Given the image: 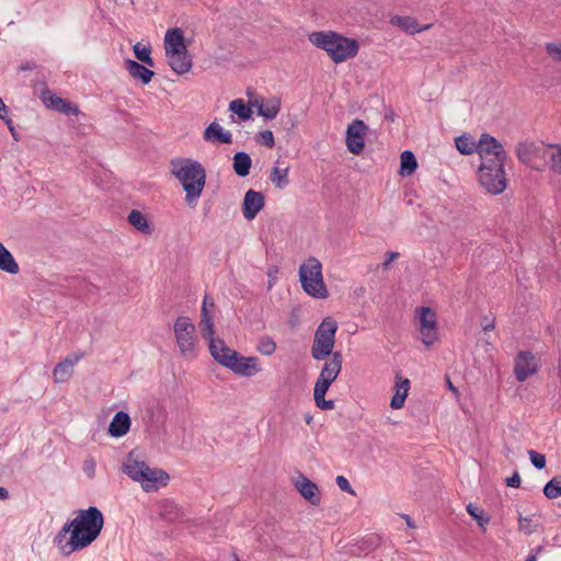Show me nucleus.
Here are the masks:
<instances>
[{"mask_svg":"<svg viewBox=\"0 0 561 561\" xmlns=\"http://www.w3.org/2000/svg\"><path fill=\"white\" fill-rule=\"evenodd\" d=\"M104 525L102 512L90 506L77 511L76 517L66 523L55 538V542L65 556L90 546L101 534Z\"/></svg>","mask_w":561,"mask_h":561,"instance_id":"f257e3e1","label":"nucleus"},{"mask_svg":"<svg viewBox=\"0 0 561 561\" xmlns=\"http://www.w3.org/2000/svg\"><path fill=\"white\" fill-rule=\"evenodd\" d=\"M171 174L174 175L183 186L185 201L194 207L201 197L206 184V171L195 160L176 158L171 160Z\"/></svg>","mask_w":561,"mask_h":561,"instance_id":"f03ea898","label":"nucleus"},{"mask_svg":"<svg viewBox=\"0 0 561 561\" xmlns=\"http://www.w3.org/2000/svg\"><path fill=\"white\" fill-rule=\"evenodd\" d=\"M209 352L218 364L230 369L236 375L252 377L261 370L257 357L242 356L237 351L228 347L224 340H211L209 343Z\"/></svg>","mask_w":561,"mask_h":561,"instance_id":"7ed1b4c3","label":"nucleus"},{"mask_svg":"<svg viewBox=\"0 0 561 561\" xmlns=\"http://www.w3.org/2000/svg\"><path fill=\"white\" fill-rule=\"evenodd\" d=\"M308 38L313 46L325 50L335 64L354 58L358 54L359 45L355 38L345 37L332 31L312 32Z\"/></svg>","mask_w":561,"mask_h":561,"instance_id":"20e7f679","label":"nucleus"},{"mask_svg":"<svg viewBox=\"0 0 561 561\" xmlns=\"http://www.w3.org/2000/svg\"><path fill=\"white\" fill-rule=\"evenodd\" d=\"M129 454L127 461L123 465V472L131 480L139 482L146 492L158 489V483L167 485L169 474L162 469H151L145 461L131 458Z\"/></svg>","mask_w":561,"mask_h":561,"instance_id":"39448f33","label":"nucleus"},{"mask_svg":"<svg viewBox=\"0 0 561 561\" xmlns=\"http://www.w3.org/2000/svg\"><path fill=\"white\" fill-rule=\"evenodd\" d=\"M299 279L302 289L314 298H327L329 293L322 277L320 261L310 256L299 268Z\"/></svg>","mask_w":561,"mask_h":561,"instance_id":"423d86ee","label":"nucleus"},{"mask_svg":"<svg viewBox=\"0 0 561 561\" xmlns=\"http://www.w3.org/2000/svg\"><path fill=\"white\" fill-rule=\"evenodd\" d=\"M336 331L337 322L332 317L322 320L316 330L311 346V356L314 360H323L332 356Z\"/></svg>","mask_w":561,"mask_h":561,"instance_id":"0eeeda50","label":"nucleus"},{"mask_svg":"<svg viewBox=\"0 0 561 561\" xmlns=\"http://www.w3.org/2000/svg\"><path fill=\"white\" fill-rule=\"evenodd\" d=\"M174 335L182 356L192 358L195 356L196 328L186 316H180L174 321Z\"/></svg>","mask_w":561,"mask_h":561,"instance_id":"6e6552de","label":"nucleus"},{"mask_svg":"<svg viewBox=\"0 0 561 561\" xmlns=\"http://www.w3.org/2000/svg\"><path fill=\"white\" fill-rule=\"evenodd\" d=\"M420 320L421 340L426 346H431L438 339L437 316L431 307H421L417 309Z\"/></svg>","mask_w":561,"mask_h":561,"instance_id":"1a4fd4ad","label":"nucleus"},{"mask_svg":"<svg viewBox=\"0 0 561 561\" xmlns=\"http://www.w3.org/2000/svg\"><path fill=\"white\" fill-rule=\"evenodd\" d=\"M478 176L480 184L493 195L501 194L506 188L507 180L504 169L479 168Z\"/></svg>","mask_w":561,"mask_h":561,"instance_id":"9d476101","label":"nucleus"},{"mask_svg":"<svg viewBox=\"0 0 561 561\" xmlns=\"http://www.w3.org/2000/svg\"><path fill=\"white\" fill-rule=\"evenodd\" d=\"M538 371V363L530 351H520L514 359V375L519 382H524Z\"/></svg>","mask_w":561,"mask_h":561,"instance_id":"9b49d317","label":"nucleus"},{"mask_svg":"<svg viewBox=\"0 0 561 561\" xmlns=\"http://www.w3.org/2000/svg\"><path fill=\"white\" fill-rule=\"evenodd\" d=\"M368 129L362 119H354L346 129V147L353 154H359L365 147L364 136Z\"/></svg>","mask_w":561,"mask_h":561,"instance_id":"f8f14e48","label":"nucleus"},{"mask_svg":"<svg viewBox=\"0 0 561 561\" xmlns=\"http://www.w3.org/2000/svg\"><path fill=\"white\" fill-rule=\"evenodd\" d=\"M477 153L480 158L495 157L497 161L508 158L503 145L495 137L485 133L480 136Z\"/></svg>","mask_w":561,"mask_h":561,"instance_id":"ddd939ff","label":"nucleus"},{"mask_svg":"<svg viewBox=\"0 0 561 561\" xmlns=\"http://www.w3.org/2000/svg\"><path fill=\"white\" fill-rule=\"evenodd\" d=\"M342 354L334 352L324 363L316 383L330 388L342 370Z\"/></svg>","mask_w":561,"mask_h":561,"instance_id":"4468645a","label":"nucleus"},{"mask_svg":"<svg viewBox=\"0 0 561 561\" xmlns=\"http://www.w3.org/2000/svg\"><path fill=\"white\" fill-rule=\"evenodd\" d=\"M42 101L44 102L46 107L53 111H57L59 113L73 116H77L79 114V108L76 104L71 103L67 99H62L54 94L49 90L43 92Z\"/></svg>","mask_w":561,"mask_h":561,"instance_id":"2eb2a0df","label":"nucleus"},{"mask_svg":"<svg viewBox=\"0 0 561 561\" xmlns=\"http://www.w3.org/2000/svg\"><path fill=\"white\" fill-rule=\"evenodd\" d=\"M264 196L261 192L249 190L243 198L242 214L247 220H252L264 207Z\"/></svg>","mask_w":561,"mask_h":561,"instance_id":"dca6fc26","label":"nucleus"},{"mask_svg":"<svg viewBox=\"0 0 561 561\" xmlns=\"http://www.w3.org/2000/svg\"><path fill=\"white\" fill-rule=\"evenodd\" d=\"M83 355V353H72L58 363L53 370L55 382L67 381L73 374V366L79 363Z\"/></svg>","mask_w":561,"mask_h":561,"instance_id":"f3484780","label":"nucleus"},{"mask_svg":"<svg viewBox=\"0 0 561 561\" xmlns=\"http://www.w3.org/2000/svg\"><path fill=\"white\" fill-rule=\"evenodd\" d=\"M168 58V64L171 67V69L183 75L191 70L192 68V59L188 55V50H174L170 53H165Z\"/></svg>","mask_w":561,"mask_h":561,"instance_id":"a211bd4d","label":"nucleus"},{"mask_svg":"<svg viewBox=\"0 0 561 561\" xmlns=\"http://www.w3.org/2000/svg\"><path fill=\"white\" fill-rule=\"evenodd\" d=\"M301 496L312 505H319L321 495L318 485L305 476H300L295 483Z\"/></svg>","mask_w":561,"mask_h":561,"instance_id":"6ab92c4d","label":"nucleus"},{"mask_svg":"<svg viewBox=\"0 0 561 561\" xmlns=\"http://www.w3.org/2000/svg\"><path fill=\"white\" fill-rule=\"evenodd\" d=\"M389 23L391 25L398 26L400 30L405 32L407 34L414 35L421 33L423 31H427L432 27V24H425L421 26L415 18L412 16H401L393 15L390 18Z\"/></svg>","mask_w":561,"mask_h":561,"instance_id":"aec40b11","label":"nucleus"},{"mask_svg":"<svg viewBox=\"0 0 561 561\" xmlns=\"http://www.w3.org/2000/svg\"><path fill=\"white\" fill-rule=\"evenodd\" d=\"M381 543V538L377 534H368L353 545L351 553L354 556H366L376 550Z\"/></svg>","mask_w":561,"mask_h":561,"instance_id":"412c9836","label":"nucleus"},{"mask_svg":"<svg viewBox=\"0 0 561 561\" xmlns=\"http://www.w3.org/2000/svg\"><path fill=\"white\" fill-rule=\"evenodd\" d=\"M204 139L214 144L229 145L232 142V134L225 130L218 123L213 122L206 127Z\"/></svg>","mask_w":561,"mask_h":561,"instance_id":"4be33fe9","label":"nucleus"},{"mask_svg":"<svg viewBox=\"0 0 561 561\" xmlns=\"http://www.w3.org/2000/svg\"><path fill=\"white\" fill-rule=\"evenodd\" d=\"M251 104L257 107V115L266 119H274L280 111V100L277 98L265 101L255 100Z\"/></svg>","mask_w":561,"mask_h":561,"instance_id":"5701e85b","label":"nucleus"},{"mask_svg":"<svg viewBox=\"0 0 561 561\" xmlns=\"http://www.w3.org/2000/svg\"><path fill=\"white\" fill-rule=\"evenodd\" d=\"M130 427V417L129 415L124 412L119 411L117 412L114 417L112 419L110 426H108V434L112 437H122L124 436Z\"/></svg>","mask_w":561,"mask_h":561,"instance_id":"b1692460","label":"nucleus"},{"mask_svg":"<svg viewBox=\"0 0 561 561\" xmlns=\"http://www.w3.org/2000/svg\"><path fill=\"white\" fill-rule=\"evenodd\" d=\"M125 68L133 78L138 79L142 84H148L154 76L152 70L133 59L125 60Z\"/></svg>","mask_w":561,"mask_h":561,"instance_id":"393cba45","label":"nucleus"},{"mask_svg":"<svg viewBox=\"0 0 561 561\" xmlns=\"http://www.w3.org/2000/svg\"><path fill=\"white\" fill-rule=\"evenodd\" d=\"M396 393L391 398L390 407L393 410L401 409L404 404L405 398L408 397V392L410 389V380L408 378H402L400 375L396 376Z\"/></svg>","mask_w":561,"mask_h":561,"instance_id":"a878e982","label":"nucleus"},{"mask_svg":"<svg viewBox=\"0 0 561 561\" xmlns=\"http://www.w3.org/2000/svg\"><path fill=\"white\" fill-rule=\"evenodd\" d=\"M164 49L165 53L174 50H185L186 45L184 44L183 31L179 27L171 28L167 32L164 37Z\"/></svg>","mask_w":561,"mask_h":561,"instance_id":"bb28decb","label":"nucleus"},{"mask_svg":"<svg viewBox=\"0 0 561 561\" xmlns=\"http://www.w3.org/2000/svg\"><path fill=\"white\" fill-rule=\"evenodd\" d=\"M252 165L251 157L244 151H238L233 156V171L240 178L249 175Z\"/></svg>","mask_w":561,"mask_h":561,"instance_id":"cd10ccee","label":"nucleus"},{"mask_svg":"<svg viewBox=\"0 0 561 561\" xmlns=\"http://www.w3.org/2000/svg\"><path fill=\"white\" fill-rule=\"evenodd\" d=\"M199 328L202 336L208 340V343H210L211 340H215L214 322L208 308H206V299L203 301Z\"/></svg>","mask_w":561,"mask_h":561,"instance_id":"c85d7f7f","label":"nucleus"},{"mask_svg":"<svg viewBox=\"0 0 561 561\" xmlns=\"http://www.w3.org/2000/svg\"><path fill=\"white\" fill-rule=\"evenodd\" d=\"M127 220L138 231L145 234H151L152 227L150 226L149 221L140 210L133 209L128 214Z\"/></svg>","mask_w":561,"mask_h":561,"instance_id":"c756f323","label":"nucleus"},{"mask_svg":"<svg viewBox=\"0 0 561 561\" xmlns=\"http://www.w3.org/2000/svg\"><path fill=\"white\" fill-rule=\"evenodd\" d=\"M417 168V161L414 153L410 150H404L400 156V170L401 176L412 175Z\"/></svg>","mask_w":561,"mask_h":561,"instance_id":"7c9ffc66","label":"nucleus"},{"mask_svg":"<svg viewBox=\"0 0 561 561\" xmlns=\"http://www.w3.org/2000/svg\"><path fill=\"white\" fill-rule=\"evenodd\" d=\"M0 270L9 273L16 274L19 272V265L14 260L11 252L0 242Z\"/></svg>","mask_w":561,"mask_h":561,"instance_id":"2f4dec72","label":"nucleus"},{"mask_svg":"<svg viewBox=\"0 0 561 561\" xmlns=\"http://www.w3.org/2000/svg\"><path fill=\"white\" fill-rule=\"evenodd\" d=\"M456 148L461 154H471L477 152L478 142L474 141L472 136L463 134L455 139Z\"/></svg>","mask_w":561,"mask_h":561,"instance_id":"473e14b6","label":"nucleus"},{"mask_svg":"<svg viewBox=\"0 0 561 561\" xmlns=\"http://www.w3.org/2000/svg\"><path fill=\"white\" fill-rule=\"evenodd\" d=\"M288 171H289L288 167L280 169L277 165L274 167L271 171L270 179H271L272 183L279 190L287 187L289 184Z\"/></svg>","mask_w":561,"mask_h":561,"instance_id":"72a5a7b5","label":"nucleus"},{"mask_svg":"<svg viewBox=\"0 0 561 561\" xmlns=\"http://www.w3.org/2000/svg\"><path fill=\"white\" fill-rule=\"evenodd\" d=\"M537 149L531 142H518L516 146V157L522 163L529 164Z\"/></svg>","mask_w":561,"mask_h":561,"instance_id":"f704fd0d","label":"nucleus"},{"mask_svg":"<svg viewBox=\"0 0 561 561\" xmlns=\"http://www.w3.org/2000/svg\"><path fill=\"white\" fill-rule=\"evenodd\" d=\"M229 111L237 114L242 121L249 119L252 115L251 107L247 105L242 99L231 101L229 104Z\"/></svg>","mask_w":561,"mask_h":561,"instance_id":"c9c22d12","label":"nucleus"},{"mask_svg":"<svg viewBox=\"0 0 561 561\" xmlns=\"http://www.w3.org/2000/svg\"><path fill=\"white\" fill-rule=\"evenodd\" d=\"M543 494L550 500L561 496V476H556L546 483Z\"/></svg>","mask_w":561,"mask_h":561,"instance_id":"e433bc0d","label":"nucleus"},{"mask_svg":"<svg viewBox=\"0 0 561 561\" xmlns=\"http://www.w3.org/2000/svg\"><path fill=\"white\" fill-rule=\"evenodd\" d=\"M466 510L480 527L485 528V526L490 523V517L485 514V512L477 507L474 504L469 503Z\"/></svg>","mask_w":561,"mask_h":561,"instance_id":"4c0bfd02","label":"nucleus"},{"mask_svg":"<svg viewBox=\"0 0 561 561\" xmlns=\"http://www.w3.org/2000/svg\"><path fill=\"white\" fill-rule=\"evenodd\" d=\"M134 53L138 60H140L142 64L153 67L154 61L150 56L151 49L150 47L141 46L140 43H137L134 46Z\"/></svg>","mask_w":561,"mask_h":561,"instance_id":"58836bf2","label":"nucleus"},{"mask_svg":"<svg viewBox=\"0 0 561 561\" xmlns=\"http://www.w3.org/2000/svg\"><path fill=\"white\" fill-rule=\"evenodd\" d=\"M257 351L262 354V355H272L275 353L276 351V343L274 342V340L271 337V336H262L259 341V344H257Z\"/></svg>","mask_w":561,"mask_h":561,"instance_id":"ea45409f","label":"nucleus"},{"mask_svg":"<svg viewBox=\"0 0 561 561\" xmlns=\"http://www.w3.org/2000/svg\"><path fill=\"white\" fill-rule=\"evenodd\" d=\"M162 506L163 511L160 513L162 518L170 522H174L179 518L180 513L176 505L173 502L165 501Z\"/></svg>","mask_w":561,"mask_h":561,"instance_id":"a19ab883","label":"nucleus"},{"mask_svg":"<svg viewBox=\"0 0 561 561\" xmlns=\"http://www.w3.org/2000/svg\"><path fill=\"white\" fill-rule=\"evenodd\" d=\"M528 456H529L531 465L536 469L540 470L546 467V456L543 454H540L536 450L530 449V450H528Z\"/></svg>","mask_w":561,"mask_h":561,"instance_id":"79ce46f5","label":"nucleus"},{"mask_svg":"<svg viewBox=\"0 0 561 561\" xmlns=\"http://www.w3.org/2000/svg\"><path fill=\"white\" fill-rule=\"evenodd\" d=\"M481 160V164L479 168H490V169H504V164L506 162L507 159H500V161H497L495 159V157H486V158H480Z\"/></svg>","mask_w":561,"mask_h":561,"instance_id":"37998d69","label":"nucleus"},{"mask_svg":"<svg viewBox=\"0 0 561 561\" xmlns=\"http://www.w3.org/2000/svg\"><path fill=\"white\" fill-rule=\"evenodd\" d=\"M256 141L267 148H273L275 145L273 131L270 129L260 131Z\"/></svg>","mask_w":561,"mask_h":561,"instance_id":"c03bdc74","label":"nucleus"},{"mask_svg":"<svg viewBox=\"0 0 561 561\" xmlns=\"http://www.w3.org/2000/svg\"><path fill=\"white\" fill-rule=\"evenodd\" d=\"M328 390H329L328 387H324V386L318 385V383L314 385L313 399H314L317 407H320V404L325 400L324 397H325V393Z\"/></svg>","mask_w":561,"mask_h":561,"instance_id":"a18cd8bd","label":"nucleus"},{"mask_svg":"<svg viewBox=\"0 0 561 561\" xmlns=\"http://www.w3.org/2000/svg\"><path fill=\"white\" fill-rule=\"evenodd\" d=\"M546 50L552 59L561 61V43H548Z\"/></svg>","mask_w":561,"mask_h":561,"instance_id":"49530a36","label":"nucleus"},{"mask_svg":"<svg viewBox=\"0 0 561 561\" xmlns=\"http://www.w3.org/2000/svg\"><path fill=\"white\" fill-rule=\"evenodd\" d=\"M551 170L561 174V146H557L556 152L550 157Z\"/></svg>","mask_w":561,"mask_h":561,"instance_id":"de8ad7c7","label":"nucleus"},{"mask_svg":"<svg viewBox=\"0 0 561 561\" xmlns=\"http://www.w3.org/2000/svg\"><path fill=\"white\" fill-rule=\"evenodd\" d=\"M336 484H337V486L342 491H345V492H347L350 494H354L355 493L353 488L351 486L348 480L345 477H343V476H337L336 477Z\"/></svg>","mask_w":561,"mask_h":561,"instance_id":"09e8293b","label":"nucleus"},{"mask_svg":"<svg viewBox=\"0 0 561 561\" xmlns=\"http://www.w3.org/2000/svg\"><path fill=\"white\" fill-rule=\"evenodd\" d=\"M506 485L511 488H518L520 485V476L515 471L512 477L506 480Z\"/></svg>","mask_w":561,"mask_h":561,"instance_id":"8fccbe9b","label":"nucleus"},{"mask_svg":"<svg viewBox=\"0 0 561 561\" xmlns=\"http://www.w3.org/2000/svg\"><path fill=\"white\" fill-rule=\"evenodd\" d=\"M387 259L382 262L381 266L383 270L389 268L392 261H394L397 257H399L398 252H387Z\"/></svg>","mask_w":561,"mask_h":561,"instance_id":"3c124183","label":"nucleus"},{"mask_svg":"<svg viewBox=\"0 0 561 561\" xmlns=\"http://www.w3.org/2000/svg\"><path fill=\"white\" fill-rule=\"evenodd\" d=\"M318 408L321 410H333L335 408V403L333 400H324Z\"/></svg>","mask_w":561,"mask_h":561,"instance_id":"603ef678","label":"nucleus"},{"mask_svg":"<svg viewBox=\"0 0 561 561\" xmlns=\"http://www.w3.org/2000/svg\"><path fill=\"white\" fill-rule=\"evenodd\" d=\"M4 121H5V124H7V125H8V127H9V130H10L11 135L13 136V138H14L15 140H18V136H16V133H15V128H14V125H13V121H12L11 118H7L5 116H4Z\"/></svg>","mask_w":561,"mask_h":561,"instance_id":"864d4df0","label":"nucleus"},{"mask_svg":"<svg viewBox=\"0 0 561 561\" xmlns=\"http://www.w3.org/2000/svg\"><path fill=\"white\" fill-rule=\"evenodd\" d=\"M8 113V106L3 103L0 98V118L4 119V115Z\"/></svg>","mask_w":561,"mask_h":561,"instance_id":"5fc2aeb1","label":"nucleus"},{"mask_svg":"<svg viewBox=\"0 0 561 561\" xmlns=\"http://www.w3.org/2000/svg\"><path fill=\"white\" fill-rule=\"evenodd\" d=\"M9 497V492L5 488L0 486V500H7Z\"/></svg>","mask_w":561,"mask_h":561,"instance_id":"6e6d98bb","label":"nucleus"},{"mask_svg":"<svg viewBox=\"0 0 561 561\" xmlns=\"http://www.w3.org/2000/svg\"><path fill=\"white\" fill-rule=\"evenodd\" d=\"M304 419H305V422L308 425H310L312 423V421H313V416L311 414H309V413H306Z\"/></svg>","mask_w":561,"mask_h":561,"instance_id":"4d7b16f0","label":"nucleus"},{"mask_svg":"<svg viewBox=\"0 0 561 561\" xmlns=\"http://www.w3.org/2000/svg\"><path fill=\"white\" fill-rule=\"evenodd\" d=\"M525 561H537V554L536 553H529Z\"/></svg>","mask_w":561,"mask_h":561,"instance_id":"13d9d810","label":"nucleus"},{"mask_svg":"<svg viewBox=\"0 0 561 561\" xmlns=\"http://www.w3.org/2000/svg\"><path fill=\"white\" fill-rule=\"evenodd\" d=\"M394 113L391 111L389 114L386 115V118L389 119V121H394Z\"/></svg>","mask_w":561,"mask_h":561,"instance_id":"bf43d9fd","label":"nucleus"},{"mask_svg":"<svg viewBox=\"0 0 561 561\" xmlns=\"http://www.w3.org/2000/svg\"><path fill=\"white\" fill-rule=\"evenodd\" d=\"M493 328H494V324H493V323H490V324H485V325H483V330H484V331L491 330V329H493Z\"/></svg>","mask_w":561,"mask_h":561,"instance_id":"052dcab7","label":"nucleus"},{"mask_svg":"<svg viewBox=\"0 0 561 561\" xmlns=\"http://www.w3.org/2000/svg\"><path fill=\"white\" fill-rule=\"evenodd\" d=\"M447 383H448V388H449L451 391H454V392H456V391H457V389L453 386V383L450 382V380H449V379H447Z\"/></svg>","mask_w":561,"mask_h":561,"instance_id":"680f3d73","label":"nucleus"},{"mask_svg":"<svg viewBox=\"0 0 561 561\" xmlns=\"http://www.w3.org/2000/svg\"><path fill=\"white\" fill-rule=\"evenodd\" d=\"M526 522H529V519L528 518L519 517V525H520V527H523V525H526Z\"/></svg>","mask_w":561,"mask_h":561,"instance_id":"e2e57ef3","label":"nucleus"},{"mask_svg":"<svg viewBox=\"0 0 561 561\" xmlns=\"http://www.w3.org/2000/svg\"><path fill=\"white\" fill-rule=\"evenodd\" d=\"M526 522H529V519L528 518L519 517V525H520V527H523V525H526Z\"/></svg>","mask_w":561,"mask_h":561,"instance_id":"0e129e2a","label":"nucleus"},{"mask_svg":"<svg viewBox=\"0 0 561 561\" xmlns=\"http://www.w3.org/2000/svg\"><path fill=\"white\" fill-rule=\"evenodd\" d=\"M405 519H407V524H408V526L412 527L413 525H412V523H411V518H410V516H405Z\"/></svg>","mask_w":561,"mask_h":561,"instance_id":"69168bd1","label":"nucleus"},{"mask_svg":"<svg viewBox=\"0 0 561 561\" xmlns=\"http://www.w3.org/2000/svg\"><path fill=\"white\" fill-rule=\"evenodd\" d=\"M205 299H206V306H207V305H209V301H207V299H208V297H207V296H205V297H204V300H205Z\"/></svg>","mask_w":561,"mask_h":561,"instance_id":"338daca9","label":"nucleus"},{"mask_svg":"<svg viewBox=\"0 0 561 561\" xmlns=\"http://www.w3.org/2000/svg\"><path fill=\"white\" fill-rule=\"evenodd\" d=\"M234 561H239V559L237 558V556H234Z\"/></svg>","mask_w":561,"mask_h":561,"instance_id":"774afa93","label":"nucleus"}]
</instances>
